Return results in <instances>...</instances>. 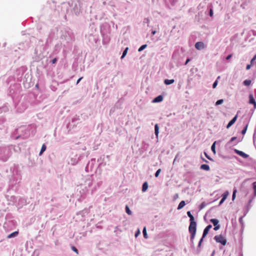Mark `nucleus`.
Listing matches in <instances>:
<instances>
[{
	"mask_svg": "<svg viewBox=\"0 0 256 256\" xmlns=\"http://www.w3.org/2000/svg\"><path fill=\"white\" fill-rule=\"evenodd\" d=\"M196 226H189L188 232L190 234V240H194L196 232Z\"/></svg>",
	"mask_w": 256,
	"mask_h": 256,
	"instance_id": "f257e3e1",
	"label": "nucleus"
},
{
	"mask_svg": "<svg viewBox=\"0 0 256 256\" xmlns=\"http://www.w3.org/2000/svg\"><path fill=\"white\" fill-rule=\"evenodd\" d=\"M186 205L185 201L182 200L180 202L179 204L178 205V206L177 207L178 210L182 209V208L184 207V206Z\"/></svg>",
	"mask_w": 256,
	"mask_h": 256,
	"instance_id": "a211bd4d",
	"label": "nucleus"
},
{
	"mask_svg": "<svg viewBox=\"0 0 256 256\" xmlns=\"http://www.w3.org/2000/svg\"><path fill=\"white\" fill-rule=\"evenodd\" d=\"M220 76H218L217 78H216V80H218V79H220Z\"/></svg>",
	"mask_w": 256,
	"mask_h": 256,
	"instance_id": "052dcab7",
	"label": "nucleus"
},
{
	"mask_svg": "<svg viewBox=\"0 0 256 256\" xmlns=\"http://www.w3.org/2000/svg\"><path fill=\"white\" fill-rule=\"evenodd\" d=\"M245 122H246V125L244 126V128H243V129L241 131V134L242 135H244L246 133L247 129H248V122H246L244 121V123H245Z\"/></svg>",
	"mask_w": 256,
	"mask_h": 256,
	"instance_id": "4468645a",
	"label": "nucleus"
},
{
	"mask_svg": "<svg viewBox=\"0 0 256 256\" xmlns=\"http://www.w3.org/2000/svg\"><path fill=\"white\" fill-rule=\"evenodd\" d=\"M229 194V192L228 191L225 192L222 194V198L224 199L225 200L226 199L227 197L228 196Z\"/></svg>",
	"mask_w": 256,
	"mask_h": 256,
	"instance_id": "393cba45",
	"label": "nucleus"
},
{
	"mask_svg": "<svg viewBox=\"0 0 256 256\" xmlns=\"http://www.w3.org/2000/svg\"><path fill=\"white\" fill-rule=\"evenodd\" d=\"M220 226L219 224L216 226H214V230H218L220 228Z\"/></svg>",
	"mask_w": 256,
	"mask_h": 256,
	"instance_id": "c9c22d12",
	"label": "nucleus"
},
{
	"mask_svg": "<svg viewBox=\"0 0 256 256\" xmlns=\"http://www.w3.org/2000/svg\"><path fill=\"white\" fill-rule=\"evenodd\" d=\"M143 234H144V238H148V235H147V233H146V228L144 227L143 229Z\"/></svg>",
	"mask_w": 256,
	"mask_h": 256,
	"instance_id": "c756f323",
	"label": "nucleus"
},
{
	"mask_svg": "<svg viewBox=\"0 0 256 256\" xmlns=\"http://www.w3.org/2000/svg\"><path fill=\"white\" fill-rule=\"evenodd\" d=\"M255 109H254V106L252 108L250 111L251 112V115H252L254 112V110Z\"/></svg>",
	"mask_w": 256,
	"mask_h": 256,
	"instance_id": "3c124183",
	"label": "nucleus"
},
{
	"mask_svg": "<svg viewBox=\"0 0 256 256\" xmlns=\"http://www.w3.org/2000/svg\"><path fill=\"white\" fill-rule=\"evenodd\" d=\"M158 130H159L158 126V124H156L155 126H154V133L156 136H158V134L159 132Z\"/></svg>",
	"mask_w": 256,
	"mask_h": 256,
	"instance_id": "5701e85b",
	"label": "nucleus"
},
{
	"mask_svg": "<svg viewBox=\"0 0 256 256\" xmlns=\"http://www.w3.org/2000/svg\"><path fill=\"white\" fill-rule=\"evenodd\" d=\"M194 46L196 49L201 50L204 48V45L203 42H198L195 44Z\"/></svg>",
	"mask_w": 256,
	"mask_h": 256,
	"instance_id": "1a4fd4ad",
	"label": "nucleus"
},
{
	"mask_svg": "<svg viewBox=\"0 0 256 256\" xmlns=\"http://www.w3.org/2000/svg\"><path fill=\"white\" fill-rule=\"evenodd\" d=\"M234 151L236 154L242 157L243 158H246L249 156L248 154L244 153L242 151L239 150L237 149H234Z\"/></svg>",
	"mask_w": 256,
	"mask_h": 256,
	"instance_id": "6e6552de",
	"label": "nucleus"
},
{
	"mask_svg": "<svg viewBox=\"0 0 256 256\" xmlns=\"http://www.w3.org/2000/svg\"><path fill=\"white\" fill-rule=\"evenodd\" d=\"M210 222H212L214 226H216L219 224V220L216 218H212L210 220Z\"/></svg>",
	"mask_w": 256,
	"mask_h": 256,
	"instance_id": "dca6fc26",
	"label": "nucleus"
},
{
	"mask_svg": "<svg viewBox=\"0 0 256 256\" xmlns=\"http://www.w3.org/2000/svg\"><path fill=\"white\" fill-rule=\"evenodd\" d=\"M243 256V254H242V253H240V256Z\"/></svg>",
	"mask_w": 256,
	"mask_h": 256,
	"instance_id": "680f3d73",
	"label": "nucleus"
},
{
	"mask_svg": "<svg viewBox=\"0 0 256 256\" xmlns=\"http://www.w3.org/2000/svg\"><path fill=\"white\" fill-rule=\"evenodd\" d=\"M206 205V204L205 202H202L199 206L200 210L203 209Z\"/></svg>",
	"mask_w": 256,
	"mask_h": 256,
	"instance_id": "c85d7f7f",
	"label": "nucleus"
},
{
	"mask_svg": "<svg viewBox=\"0 0 256 256\" xmlns=\"http://www.w3.org/2000/svg\"><path fill=\"white\" fill-rule=\"evenodd\" d=\"M214 240L218 243L220 244L222 246H225L226 244V240L222 234L215 236Z\"/></svg>",
	"mask_w": 256,
	"mask_h": 256,
	"instance_id": "f03ea898",
	"label": "nucleus"
},
{
	"mask_svg": "<svg viewBox=\"0 0 256 256\" xmlns=\"http://www.w3.org/2000/svg\"><path fill=\"white\" fill-rule=\"evenodd\" d=\"M202 158V160H203L204 162H206V163H208V160H206V159H204V158Z\"/></svg>",
	"mask_w": 256,
	"mask_h": 256,
	"instance_id": "4d7b16f0",
	"label": "nucleus"
},
{
	"mask_svg": "<svg viewBox=\"0 0 256 256\" xmlns=\"http://www.w3.org/2000/svg\"><path fill=\"white\" fill-rule=\"evenodd\" d=\"M206 157L210 160H213L208 154L206 152H204Z\"/></svg>",
	"mask_w": 256,
	"mask_h": 256,
	"instance_id": "4c0bfd02",
	"label": "nucleus"
},
{
	"mask_svg": "<svg viewBox=\"0 0 256 256\" xmlns=\"http://www.w3.org/2000/svg\"><path fill=\"white\" fill-rule=\"evenodd\" d=\"M71 248H72V250L74 252H75L77 254H78V249H77L75 246H72Z\"/></svg>",
	"mask_w": 256,
	"mask_h": 256,
	"instance_id": "473e14b6",
	"label": "nucleus"
},
{
	"mask_svg": "<svg viewBox=\"0 0 256 256\" xmlns=\"http://www.w3.org/2000/svg\"><path fill=\"white\" fill-rule=\"evenodd\" d=\"M244 217V216H242L240 217L239 218V222H240V224H241V230H240L241 233H242L243 232L244 228V222L242 220V218Z\"/></svg>",
	"mask_w": 256,
	"mask_h": 256,
	"instance_id": "ddd939ff",
	"label": "nucleus"
},
{
	"mask_svg": "<svg viewBox=\"0 0 256 256\" xmlns=\"http://www.w3.org/2000/svg\"><path fill=\"white\" fill-rule=\"evenodd\" d=\"M147 45L146 44H144L138 50V52H141L142 50H144L146 47Z\"/></svg>",
	"mask_w": 256,
	"mask_h": 256,
	"instance_id": "2f4dec72",
	"label": "nucleus"
},
{
	"mask_svg": "<svg viewBox=\"0 0 256 256\" xmlns=\"http://www.w3.org/2000/svg\"><path fill=\"white\" fill-rule=\"evenodd\" d=\"M190 60H191V58H187V59H186V61L185 62H184V65L187 64H188V62H190Z\"/></svg>",
	"mask_w": 256,
	"mask_h": 256,
	"instance_id": "c03bdc74",
	"label": "nucleus"
},
{
	"mask_svg": "<svg viewBox=\"0 0 256 256\" xmlns=\"http://www.w3.org/2000/svg\"><path fill=\"white\" fill-rule=\"evenodd\" d=\"M217 142V141L214 142L211 146V150L214 154H216V144Z\"/></svg>",
	"mask_w": 256,
	"mask_h": 256,
	"instance_id": "f3484780",
	"label": "nucleus"
},
{
	"mask_svg": "<svg viewBox=\"0 0 256 256\" xmlns=\"http://www.w3.org/2000/svg\"><path fill=\"white\" fill-rule=\"evenodd\" d=\"M236 189H234L233 192H232V194H236Z\"/></svg>",
	"mask_w": 256,
	"mask_h": 256,
	"instance_id": "6e6d98bb",
	"label": "nucleus"
},
{
	"mask_svg": "<svg viewBox=\"0 0 256 256\" xmlns=\"http://www.w3.org/2000/svg\"><path fill=\"white\" fill-rule=\"evenodd\" d=\"M252 187L254 189H256V182H254L252 184Z\"/></svg>",
	"mask_w": 256,
	"mask_h": 256,
	"instance_id": "49530a36",
	"label": "nucleus"
},
{
	"mask_svg": "<svg viewBox=\"0 0 256 256\" xmlns=\"http://www.w3.org/2000/svg\"><path fill=\"white\" fill-rule=\"evenodd\" d=\"M148 188V184L146 182H144L142 184V191L146 192Z\"/></svg>",
	"mask_w": 256,
	"mask_h": 256,
	"instance_id": "412c9836",
	"label": "nucleus"
},
{
	"mask_svg": "<svg viewBox=\"0 0 256 256\" xmlns=\"http://www.w3.org/2000/svg\"><path fill=\"white\" fill-rule=\"evenodd\" d=\"M156 30H153V31H152V35L155 34H156Z\"/></svg>",
	"mask_w": 256,
	"mask_h": 256,
	"instance_id": "13d9d810",
	"label": "nucleus"
},
{
	"mask_svg": "<svg viewBox=\"0 0 256 256\" xmlns=\"http://www.w3.org/2000/svg\"><path fill=\"white\" fill-rule=\"evenodd\" d=\"M176 161V158H174V163Z\"/></svg>",
	"mask_w": 256,
	"mask_h": 256,
	"instance_id": "e2e57ef3",
	"label": "nucleus"
},
{
	"mask_svg": "<svg viewBox=\"0 0 256 256\" xmlns=\"http://www.w3.org/2000/svg\"><path fill=\"white\" fill-rule=\"evenodd\" d=\"M46 146L44 144H42V148H41L40 152L39 154L40 156L42 155V153L46 150Z\"/></svg>",
	"mask_w": 256,
	"mask_h": 256,
	"instance_id": "b1692460",
	"label": "nucleus"
},
{
	"mask_svg": "<svg viewBox=\"0 0 256 256\" xmlns=\"http://www.w3.org/2000/svg\"><path fill=\"white\" fill-rule=\"evenodd\" d=\"M204 234H202V238H200L199 242H202L204 241Z\"/></svg>",
	"mask_w": 256,
	"mask_h": 256,
	"instance_id": "09e8293b",
	"label": "nucleus"
},
{
	"mask_svg": "<svg viewBox=\"0 0 256 256\" xmlns=\"http://www.w3.org/2000/svg\"><path fill=\"white\" fill-rule=\"evenodd\" d=\"M256 60V54L250 60L251 64H253L254 62Z\"/></svg>",
	"mask_w": 256,
	"mask_h": 256,
	"instance_id": "e433bc0d",
	"label": "nucleus"
},
{
	"mask_svg": "<svg viewBox=\"0 0 256 256\" xmlns=\"http://www.w3.org/2000/svg\"><path fill=\"white\" fill-rule=\"evenodd\" d=\"M215 254V250H214L212 252V253L210 256H214Z\"/></svg>",
	"mask_w": 256,
	"mask_h": 256,
	"instance_id": "bf43d9fd",
	"label": "nucleus"
},
{
	"mask_svg": "<svg viewBox=\"0 0 256 256\" xmlns=\"http://www.w3.org/2000/svg\"><path fill=\"white\" fill-rule=\"evenodd\" d=\"M128 50V48H125V50L123 52L122 55L121 56L122 59L126 55Z\"/></svg>",
	"mask_w": 256,
	"mask_h": 256,
	"instance_id": "a878e982",
	"label": "nucleus"
},
{
	"mask_svg": "<svg viewBox=\"0 0 256 256\" xmlns=\"http://www.w3.org/2000/svg\"><path fill=\"white\" fill-rule=\"evenodd\" d=\"M82 78V77L80 78L76 82V84H78L80 82Z\"/></svg>",
	"mask_w": 256,
	"mask_h": 256,
	"instance_id": "5fc2aeb1",
	"label": "nucleus"
},
{
	"mask_svg": "<svg viewBox=\"0 0 256 256\" xmlns=\"http://www.w3.org/2000/svg\"><path fill=\"white\" fill-rule=\"evenodd\" d=\"M224 201H225V200H224H224H223V198H222V199L220 200V202H219V204H218V206H220V205H222V204H223V202H224Z\"/></svg>",
	"mask_w": 256,
	"mask_h": 256,
	"instance_id": "58836bf2",
	"label": "nucleus"
},
{
	"mask_svg": "<svg viewBox=\"0 0 256 256\" xmlns=\"http://www.w3.org/2000/svg\"><path fill=\"white\" fill-rule=\"evenodd\" d=\"M252 34L254 36H256V30H250L248 33V34L250 36Z\"/></svg>",
	"mask_w": 256,
	"mask_h": 256,
	"instance_id": "7c9ffc66",
	"label": "nucleus"
},
{
	"mask_svg": "<svg viewBox=\"0 0 256 256\" xmlns=\"http://www.w3.org/2000/svg\"><path fill=\"white\" fill-rule=\"evenodd\" d=\"M187 215L190 218L189 226L197 225L196 222L195 220L194 216L192 214L190 211L187 212Z\"/></svg>",
	"mask_w": 256,
	"mask_h": 256,
	"instance_id": "20e7f679",
	"label": "nucleus"
},
{
	"mask_svg": "<svg viewBox=\"0 0 256 256\" xmlns=\"http://www.w3.org/2000/svg\"><path fill=\"white\" fill-rule=\"evenodd\" d=\"M240 112V111H238L237 112V114H236L228 122V124L226 125V128H229L232 125H233L235 122H236L237 118H238V112Z\"/></svg>",
	"mask_w": 256,
	"mask_h": 256,
	"instance_id": "39448f33",
	"label": "nucleus"
},
{
	"mask_svg": "<svg viewBox=\"0 0 256 256\" xmlns=\"http://www.w3.org/2000/svg\"><path fill=\"white\" fill-rule=\"evenodd\" d=\"M242 138H243V137L241 139L239 138L237 141L235 142V140L237 139V137L236 136L232 137L230 138V140L227 142L226 144L228 146L230 145L232 142H234L233 145L236 146L238 142H241L242 140Z\"/></svg>",
	"mask_w": 256,
	"mask_h": 256,
	"instance_id": "423d86ee",
	"label": "nucleus"
},
{
	"mask_svg": "<svg viewBox=\"0 0 256 256\" xmlns=\"http://www.w3.org/2000/svg\"><path fill=\"white\" fill-rule=\"evenodd\" d=\"M126 212L128 215H131L132 212L128 206H126Z\"/></svg>",
	"mask_w": 256,
	"mask_h": 256,
	"instance_id": "cd10ccee",
	"label": "nucleus"
},
{
	"mask_svg": "<svg viewBox=\"0 0 256 256\" xmlns=\"http://www.w3.org/2000/svg\"><path fill=\"white\" fill-rule=\"evenodd\" d=\"M18 234V231L14 232L10 234H8L7 236L8 238H10L17 236Z\"/></svg>",
	"mask_w": 256,
	"mask_h": 256,
	"instance_id": "2eb2a0df",
	"label": "nucleus"
},
{
	"mask_svg": "<svg viewBox=\"0 0 256 256\" xmlns=\"http://www.w3.org/2000/svg\"><path fill=\"white\" fill-rule=\"evenodd\" d=\"M213 14H214L213 10H212V8H210V11H209V14H209V16H213Z\"/></svg>",
	"mask_w": 256,
	"mask_h": 256,
	"instance_id": "ea45409f",
	"label": "nucleus"
},
{
	"mask_svg": "<svg viewBox=\"0 0 256 256\" xmlns=\"http://www.w3.org/2000/svg\"><path fill=\"white\" fill-rule=\"evenodd\" d=\"M190 246H191L192 248H194V240H190Z\"/></svg>",
	"mask_w": 256,
	"mask_h": 256,
	"instance_id": "79ce46f5",
	"label": "nucleus"
},
{
	"mask_svg": "<svg viewBox=\"0 0 256 256\" xmlns=\"http://www.w3.org/2000/svg\"><path fill=\"white\" fill-rule=\"evenodd\" d=\"M232 54H228V56L226 58V60H230V59L232 58Z\"/></svg>",
	"mask_w": 256,
	"mask_h": 256,
	"instance_id": "a19ab883",
	"label": "nucleus"
},
{
	"mask_svg": "<svg viewBox=\"0 0 256 256\" xmlns=\"http://www.w3.org/2000/svg\"><path fill=\"white\" fill-rule=\"evenodd\" d=\"M242 84L244 86H248L251 84L252 80H246L243 82Z\"/></svg>",
	"mask_w": 256,
	"mask_h": 256,
	"instance_id": "6ab92c4d",
	"label": "nucleus"
},
{
	"mask_svg": "<svg viewBox=\"0 0 256 256\" xmlns=\"http://www.w3.org/2000/svg\"><path fill=\"white\" fill-rule=\"evenodd\" d=\"M254 142H255V140H254V144H255Z\"/></svg>",
	"mask_w": 256,
	"mask_h": 256,
	"instance_id": "0e129e2a",
	"label": "nucleus"
},
{
	"mask_svg": "<svg viewBox=\"0 0 256 256\" xmlns=\"http://www.w3.org/2000/svg\"><path fill=\"white\" fill-rule=\"evenodd\" d=\"M160 172H161L160 169L158 170L155 174V176L156 178L158 177Z\"/></svg>",
	"mask_w": 256,
	"mask_h": 256,
	"instance_id": "f704fd0d",
	"label": "nucleus"
},
{
	"mask_svg": "<svg viewBox=\"0 0 256 256\" xmlns=\"http://www.w3.org/2000/svg\"><path fill=\"white\" fill-rule=\"evenodd\" d=\"M212 228V226L211 224L208 225L204 230L202 234H204V238H206L207 234H208V232L210 229Z\"/></svg>",
	"mask_w": 256,
	"mask_h": 256,
	"instance_id": "9d476101",
	"label": "nucleus"
},
{
	"mask_svg": "<svg viewBox=\"0 0 256 256\" xmlns=\"http://www.w3.org/2000/svg\"><path fill=\"white\" fill-rule=\"evenodd\" d=\"M190 60H191V58H187V59H186V61L185 62H184V65L187 64H188V62H190Z\"/></svg>",
	"mask_w": 256,
	"mask_h": 256,
	"instance_id": "37998d69",
	"label": "nucleus"
},
{
	"mask_svg": "<svg viewBox=\"0 0 256 256\" xmlns=\"http://www.w3.org/2000/svg\"><path fill=\"white\" fill-rule=\"evenodd\" d=\"M254 195H253V196L252 198H254L256 196V189H254Z\"/></svg>",
	"mask_w": 256,
	"mask_h": 256,
	"instance_id": "de8ad7c7",
	"label": "nucleus"
},
{
	"mask_svg": "<svg viewBox=\"0 0 256 256\" xmlns=\"http://www.w3.org/2000/svg\"><path fill=\"white\" fill-rule=\"evenodd\" d=\"M252 65L251 64H248L246 65V70H248L250 68L251 66H252Z\"/></svg>",
	"mask_w": 256,
	"mask_h": 256,
	"instance_id": "a18cd8bd",
	"label": "nucleus"
},
{
	"mask_svg": "<svg viewBox=\"0 0 256 256\" xmlns=\"http://www.w3.org/2000/svg\"><path fill=\"white\" fill-rule=\"evenodd\" d=\"M174 82V79H172V80L166 79L164 81V84L166 85H168V84H173Z\"/></svg>",
	"mask_w": 256,
	"mask_h": 256,
	"instance_id": "aec40b11",
	"label": "nucleus"
},
{
	"mask_svg": "<svg viewBox=\"0 0 256 256\" xmlns=\"http://www.w3.org/2000/svg\"><path fill=\"white\" fill-rule=\"evenodd\" d=\"M200 168L202 170L208 171L210 170V166L206 164H202L200 166Z\"/></svg>",
	"mask_w": 256,
	"mask_h": 256,
	"instance_id": "f8f14e48",
	"label": "nucleus"
},
{
	"mask_svg": "<svg viewBox=\"0 0 256 256\" xmlns=\"http://www.w3.org/2000/svg\"><path fill=\"white\" fill-rule=\"evenodd\" d=\"M223 102H224V100L223 99H220V100H218L216 102L215 104V105L216 106H218V105L222 104Z\"/></svg>",
	"mask_w": 256,
	"mask_h": 256,
	"instance_id": "bb28decb",
	"label": "nucleus"
},
{
	"mask_svg": "<svg viewBox=\"0 0 256 256\" xmlns=\"http://www.w3.org/2000/svg\"><path fill=\"white\" fill-rule=\"evenodd\" d=\"M140 234V230H138V231L135 234V236L136 237L138 236Z\"/></svg>",
	"mask_w": 256,
	"mask_h": 256,
	"instance_id": "864d4df0",
	"label": "nucleus"
},
{
	"mask_svg": "<svg viewBox=\"0 0 256 256\" xmlns=\"http://www.w3.org/2000/svg\"><path fill=\"white\" fill-rule=\"evenodd\" d=\"M218 84V80H216L212 84V88H215L216 87Z\"/></svg>",
	"mask_w": 256,
	"mask_h": 256,
	"instance_id": "72a5a7b5",
	"label": "nucleus"
},
{
	"mask_svg": "<svg viewBox=\"0 0 256 256\" xmlns=\"http://www.w3.org/2000/svg\"><path fill=\"white\" fill-rule=\"evenodd\" d=\"M248 104H252L254 106V109L256 108V101L252 94H250L248 96Z\"/></svg>",
	"mask_w": 256,
	"mask_h": 256,
	"instance_id": "0eeeda50",
	"label": "nucleus"
},
{
	"mask_svg": "<svg viewBox=\"0 0 256 256\" xmlns=\"http://www.w3.org/2000/svg\"><path fill=\"white\" fill-rule=\"evenodd\" d=\"M163 96L161 95H160L158 96H156V98H155L153 100H152V102H161L163 100Z\"/></svg>",
	"mask_w": 256,
	"mask_h": 256,
	"instance_id": "9b49d317",
	"label": "nucleus"
},
{
	"mask_svg": "<svg viewBox=\"0 0 256 256\" xmlns=\"http://www.w3.org/2000/svg\"><path fill=\"white\" fill-rule=\"evenodd\" d=\"M202 242H198V244L196 248V254H198L201 251V246H202Z\"/></svg>",
	"mask_w": 256,
	"mask_h": 256,
	"instance_id": "4be33fe9",
	"label": "nucleus"
},
{
	"mask_svg": "<svg viewBox=\"0 0 256 256\" xmlns=\"http://www.w3.org/2000/svg\"><path fill=\"white\" fill-rule=\"evenodd\" d=\"M57 61V59L56 58H54L52 60V64H54Z\"/></svg>",
	"mask_w": 256,
	"mask_h": 256,
	"instance_id": "603ef678",
	"label": "nucleus"
},
{
	"mask_svg": "<svg viewBox=\"0 0 256 256\" xmlns=\"http://www.w3.org/2000/svg\"><path fill=\"white\" fill-rule=\"evenodd\" d=\"M254 198H252L248 201V204L245 206L244 209V216H245L248 212L250 209L252 207L251 202H252Z\"/></svg>",
	"mask_w": 256,
	"mask_h": 256,
	"instance_id": "7ed1b4c3",
	"label": "nucleus"
},
{
	"mask_svg": "<svg viewBox=\"0 0 256 256\" xmlns=\"http://www.w3.org/2000/svg\"><path fill=\"white\" fill-rule=\"evenodd\" d=\"M236 194H232V200L234 201V199L236 198Z\"/></svg>",
	"mask_w": 256,
	"mask_h": 256,
	"instance_id": "8fccbe9b",
	"label": "nucleus"
}]
</instances>
